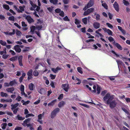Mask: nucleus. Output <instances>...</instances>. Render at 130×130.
<instances>
[{"instance_id": "nucleus-1", "label": "nucleus", "mask_w": 130, "mask_h": 130, "mask_svg": "<svg viewBox=\"0 0 130 130\" xmlns=\"http://www.w3.org/2000/svg\"><path fill=\"white\" fill-rule=\"evenodd\" d=\"M114 98L113 96L110 95L109 93H107L103 98L104 102L106 104L109 103V102Z\"/></svg>"}, {"instance_id": "nucleus-2", "label": "nucleus", "mask_w": 130, "mask_h": 130, "mask_svg": "<svg viewBox=\"0 0 130 130\" xmlns=\"http://www.w3.org/2000/svg\"><path fill=\"white\" fill-rule=\"evenodd\" d=\"M119 101L117 99H116V100H113L111 101H110L109 102V103H107V104H109L110 107L111 108H113L116 106L117 104V101Z\"/></svg>"}, {"instance_id": "nucleus-3", "label": "nucleus", "mask_w": 130, "mask_h": 130, "mask_svg": "<svg viewBox=\"0 0 130 130\" xmlns=\"http://www.w3.org/2000/svg\"><path fill=\"white\" fill-rule=\"evenodd\" d=\"M93 90L92 91V92L94 93H95L97 92V94H100V90L101 89V88L99 86L97 85H94L93 87Z\"/></svg>"}, {"instance_id": "nucleus-4", "label": "nucleus", "mask_w": 130, "mask_h": 130, "mask_svg": "<svg viewBox=\"0 0 130 130\" xmlns=\"http://www.w3.org/2000/svg\"><path fill=\"white\" fill-rule=\"evenodd\" d=\"M37 24V25L36 27V29H37L38 30H41L42 27V25L43 24V22L40 20H38Z\"/></svg>"}, {"instance_id": "nucleus-5", "label": "nucleus", "mask_w": 130, "mask_h": 130, "mask_svg": "<svg viewBox=\"0 0 130 130\" xmlns=\"http://www.w3.org/2000/svg\"><path fill=\"white\" fill-rule=\"evenodd\" d=\"M62 88L66 92H68L69 88V85L68 84H65L62 85Z\"/></svg>"}, {"instance_id": "nucleus-6", "label": "nucleus", "mask_w": 130, "mask_h": 130, "mask_svg": "<svg viewBox=\"0 0 130 130\" xmlns=\"http://www.w3.org/2000/svg\"><path fill=\"white\" fill-rule=\"evenodd\" d=\"M32 69H30L27 73V75L28 76L27 78L28 80L32 78Z\"/></svg>"}, {"instance_id": "nucleus-7", "label": "nucleus", "mask_w": 130, "mask_h": 130, "mask_svg": "<svg viewBox=\"0 0 130 130\" xmlns=\"http://www.w3.org/2000/svg\"><path fill=\"white\" fill-rule=\"evenodd\" d=\"M30 3L31 6V7L30 8V10L31 11L34 10L37 7V6L31 1H30Z\"/></svg>"}, {"instance_id": "nucleus-8", "label": "nucleus", "mask_w": 130, "mask_h": 130, "mask_svg": "<svg viewBox=\"0 0 130 130\" xmlns=\"http://www.w3.org/2000/svg\"><path fill=\"white\" fill-rule=\"evenodd\" d=\"M93 4V2L92 1H90L88 3L87 6H85V7L84 8V10H85L87 8H89L92 6Z\"/></svg>"}, {"instance_id": "nucleus-9", "label": "nucleus", "mask_w": 130, "mask_h": 130, "mask_svg": "<svg viewBox=\"0 0 130 130\" xmlns=\"http://www.w3.org/2000/svg\"><path fill=\"white\" fill-rule=\"evenodd\" d=\"M14 48L15 51L18 52L20 53L21 51V49L20 47V46L17 45L14 46Z\"/></svg>"}, {"instance_id": "nucleus-10", "label": "nucleus", "mask_w": 130, "mask_h": 130, "mask_svg": "<svg viewBox=\"0 0 130 130\" xmlns=\"http://www.w3.org/2000/svg\"><path fill=\"white\" fill-rule=\"evenodd\" d=\"M93 25L95 28L97 29L100 27V24L98 22H94L93 24Z\"/></svg>"}, {"instance_id": "nucleus-11", "label": "nucleus", "mask_w": 130, "mask_h": 130, "mask_svg": "<svg viewBox=\"0 0 130 130\" xmlns=\"http://www.w3.org/2000/svg\"><path fill=\"white\" fill-rule=\"evenodd\" d=\"M103 30L105 32H107L109 35H112V31L109 29H107L106 28H103Z\"/></svg>"}, {"instance_id": "nucleus-12", "label": "nucleus", "mask_w": 130, "mask_h": 130, "mask_svg": "<svg viewBox=\"0 0 130 130\" xmlns=\"http://www.w3.org/2000/svg\"><path fill=\"white\" fill-rule=\"evenodd\" d=\"M30 120V118H28L26 119L23 122L22 124L24 126H27V124L28 123Z\"/></svg>"}, {"instance_id": "nucleus-13", "label": "nucleus", "mask_w": 130, "mask_h": 130, "mask_svg": "<svg viewBox=\"0 0 130 130\" xmlns=\"http://www.w3.org/2000/svg\"><path fill=\"white\" fill-rule=\"evenodd\" d=\"M25 7V6L23 5L22 6H20L19 7V9L18 10V12H22L24 10V8Z\"/></svg>"}, {"instance_id": "nucleus-14", "label": "nucleus", "mask_w": 130, "mask_h": 130, "mask_svg": "<svg viewBox=\"0 0 130 130\" xmlns=\"http://www.w3.org/2000/svg\"><path fill=\"white\" fill-rule=\"evenodd\" d=\"M113 6L115 10L117 12L119 11V7L118 4L116 2H115L114 3Z\"/></svg>"}, {"instance_id": "nucleus-15", "label": "nucleus", "mask_w": 130, "mask_h": 130, "mask_svg": "<svg viewBox=\"0 0 130 130\" xmlns=\"http://www.w3.org/2000/svg\"><path fill=\"white\" fill-rule=\"evenodd\" d=\"M57 100L56 99H55L52 101L50 102L48 104V105L49 106H52L54 105L55 103L56 102Z\"/></svg>"}, {"instance_id": "nucleus-16", "label": "nucleus", "mask_w": 130, "mask_h": 130, "mask_svg": "<svg viewBox=\"0 0 130 130\" xmlns=\"http://www.w3.org/2000/svg\"><path fill=\"white\" fill-rule=\"evenodd\" d=\"M35 88L34 85L32 83H31L28 85V88L30 90H33Z\"/></svg>"}, {"instance_id": "nucleus-17", "label": "nucleus", "mask_w": 130, "mask_h": 130, "mask_svg": "<svg viewBox=\"0 0 130 130\" xmlns=\"http://www.w3.org/2000/svg\"><path fill=\"white\" fill-rule=\"evenodd\" d=\"M26 19L28 22L31 23L33 21V20L29 15H27L26 17Z\"/></svg>"}, {"instance_id": "nucleus-18", "label": "nucleus", "mask_w": 130, "mask_h": 130, "mask_svg": "<svg viewBox=\"0 0 130 130\" xmlns=\"http://www.w3.org/2000/svg\"><path fill=\"white\" fill-rule=\"evenodd\" d=\"M14 90V88L13 87L9 88L6 89V91L8 92L13 93V92Z\"/></svg>"}, {"instance_id": "nucleus-19", "label": "nucleus", "mask_w": 130, "mask_h": 130, "mask_svg": "<svg viewBox=\"0 0 130 130\" xmlns=\"http://www.w3.org/2000/svg\"><path fill=\"white\" fill-rule=\"evenodd\" d=\"M42 114H39L38 116V121L40 123V124L42 123V121L40 120H41L42 119Z\"/></svg>"}, {"instance_id": "nucleus-20", "label": "nucleus", "mask_w": 130, "mask_h": 130, "mask_svg": "<svg viewBox=\"0 0 130 130\" xmlns=\"http://www.w3.org/2000/svg\"><path fill=\"white\" fill-rule=\"evenodd\" d=\"M61 69L59 67H57L56 69L54 68H52L51 70L55 73H56L58 71Z\"/></svg>"}, {"instance_id": "nucleus-21", "label": "nucleus", "mask_w": 130, "mask_h": 130, "mask_svg": "<svg viewBox=\"0 0 130 130\" xmlns=\"http://www.w3.org/2000/svg\"><path fill=\"white\" fill-rule=\"evenodd\" d=\"M120 50H122V48L121 46L118 43L115 42H114V44Z\"/></svg>"}, {"instance_id": "nucleus-22", "label": "nucleus", "mask_w": 130, "mask_h": 130, "mask_svg": "<svg viewBox=\"0 0 130 130\" xmlns=\"http://www.w3.org/2000/svg\"><path fill=\"white\" fill-rule=\"evenodd\" d=\"M30 28L31 29L30 32L32 34H33L34 31L36 30V27L34 26H32Z\"/></svg>"}, {"instance_id": "nucleus-23", "label": "nucleus", "mask_w": 130, "mask_h": 130, "mask_svg": "<svg viewBox=\"0 0 130 130\" xmlns=\"http://www.w3.org/2000/svg\"><path fill=\"white\" fill-rule=\"evenodd\" d=\"M19 105V104L18 103H16L14 105H11V106L12 107L11 108L12 110H13V109H15Z\"/></svg>"}, {"instance_id": "nucleus-24", "label": "nucleus", "mask_w": 130, "mask_h": 130, "mask_svg": "<svg viewBox=\"0 0 130 130\" xmlns=\"http://www.w3.org/2000/svg\"><path fill=\"white\" fill-rule=\"evenodd\" d=\"M0 95L2 97H8V95L7 93H4L3 92H1L0 93Z\"/></svg>"}, {"instance_id": "nucleus-25", "label": "nucleus", "mask_w": 130, "mask_h": 130, "mask_svg": "<svg viewBox=\"0 0 130 130\" xmlns=\"http://www.w3.org/2000/svg\"><path fill=\"white\" fill-rule=\"evenodd\" d=\"M101 2L102 6L105 9H107L108 7L106 4L105 3H104L103 1H102Z\"/></svg>"}, {"instance_id": "nucleus-26", "label": "nucleus", "mask_w": 130, "mask_h": 130, "mask_svg": "<svg viewBox=\"0 0 130 130\" xmlns=\"http://www.w3.org/2000/svg\"><path fill=\"white\" fill-rule=\"evenodd\" d=\"M16 118L18 120H23L25 119L24 117H22L20 116L19 115H18Z\"/></svg>"}, {"instance_id": "nucleus-27", "label": "nucleus", "mask_w": 130, "mask_h": 130, "mask_svg": "<svg viewBox=\"0 0 130 130\" xmlns=\"http://www.w3.org/2000/svg\"><path fill=\"white\" fill-rule=\"evenodd\" d=\"M65 103L63 101H61L59 102L58 104V106L59 108H60L63 106L65 104Z\"/></svg>"}, {"instance_id": "nucleus-28", "label": "nucleus", "mask_w": 130, "mask_h": 130, "mask_svg": "<svg viewBox=\"0 0 130 130\" xmlns=\"http://www.w3.org/2000/svg\"><path fill=\"white\" fill-rule=\"evenodd\" d=\"M88 19L87 18H85L82 19V21L85 24H86L87 23V20Z\"/></svg>"}, {"instance_id": "nucleus-29", "label": "nucleus", "mask_w": 130, "mask_h": 130, "mask_svg": "<svg viewBox=\"0 0 130 130\" xmlns=\"http://www.w3.org/2000/svg\"><path fill=\"white\" fill-rule=\"evenodd\" d=\"M3 7L7 10H8L10 9V8L9 6L6 4H4L3 5Z\"/></svg>"}, {"instance_id": "nucleus-30", "label": "nucleus", "mask_w": 130, "mask_h": 130, "mask_svg": "<svg viewBox=\"0 0 130 130\" xmlns=\"http://www.w3.org/2000/svg\"><path fill=\"white\" fill-rule=\"evenodd\" d=\"M56 113L54 111H53L52 112L51 115V118H54L56 116Z\"/></svg>"}, {"instance_id": "nucleus-31", "label": "nucleus", "mask_w": 130, "mask_h": 130, "mask_svg": "<svg viewBox=\"0 0 130 130\" xmlns=\"http://www.w3.org/2000/svg\"><path fill=\"white\" fill-rule=\"evenodd\" d=\"M16 35L19 37H20L21 36L22 34L20 31L18 30H16Z\"/></svg>"}, {"instance_id": "nucleus-32", "label": "nucleus", "mask_w": 130, "mask_h": 130, "mask_svg": "<svg viewBox=\"0 0 130 130\" xmlns=\"http://www.w3.org/2000/svg\"><path fill=\"white\" fill-rule=\"evenodd\" d=\"M108 39L110 42H113V44H114V42H115L114 39L111 37H109L108 38Z\"/></svg>"}, {"instance_id": "nucleus-33", "label": "nucleus", "mask_w": 130, "mask_h": 130, "mask_svg": "<svg viewBox=\"0 0 130 130\" xmlns=\"http://www.w3.org/2000/svg\"><path fill=\"white\" fill-rule=\"evenodd\" d=\"M50 2L54 4H57V0H49Z\"/></svg>"}, {"instance_id": "nucleus-34", "label": "nucleus", "mask_w": 130, "mask_h": 130, "mask_svg": "<svg viewBox=\"0 0 130 130\" xmlns=\"http://www.w3.org/2000/svg\"><path fill=\"white\" fill-rule=\"evenodd\" d=\"M0 43L3 46H6V42L2 40H0Z\"/></svg>"}, {"instance_id": "nucleus-35", "label": "nucleus", "mask_w": 130, "mask_h": 130, "mask_svg": "<svg viewBox=\"0 0 130 130\" xmlns=\"http://www.w3.org/2000/svg\"><path fill=\"white\" fill-rule=\"evenodd\" d=\"M7 125V124L6 123H3L2 124V128L3 129H4L6 128V126Z\"/></svg>"}, {"instance_id": "nucleus-36", "label": "nucleus", "mask_w": 130, "mask_h": 130, "mask_svg": "<svg viewBox=\"0 0 130 130\" xmlns=\"http://www.w3.org/2000/svg\"><path fill=\"white\" fill-rule=\"evenodd\" d=\"M80 22H81L78 20L76 19H75V23L77 25H78L80 23Z\"/></svg>"}, {"instance_id": "nucleus-37", "label": "nucleus", "mask_w": 130, "mask_h": 130, "mask_svg": "<svg viewBox=\"0 0 130 130\" xmlns=\"http://www.w3.org/2000/svg\"><path fill=\"white\" fill-rule=\"evenodd\" d=\"M77 70L78 72L81 74L83 73L82 68L80 67H78L77 68Z\"/></svg>"}, {"instance_id": "nucleus-38", "label": "nucleus", "mask_w": 130, "mask_h": 130, "mask_svg": "<svg viewBox=\"0 0 130 130\" xmlns=\"http://www.w3.org/2000/svg\"><path fill=\"white\" fill-rule=\"evenodd\" d=\"M30 48L29 47H25L23 51V52H26L29 51Z\"/></svg>"}, {"instance_id": "nucleus-39", "label": "nucleus", "mask_w": 130, "mask_h": 130, "mask_svg": "<svg viewBox=\"0 0 130 130\" xmlns=\"http://www.w3.org/2000/svg\"><path fill=\"white\" fill-rule=\"evenodd\" d=\"M123 3L126 6H127L129 5V3L125 0H123Z\"/></svg>"}, {"instance_id": "nucleus-40", "label": "nucleus", "mask_w": 130, "mask_h": 130, "mask_svg": "<svg viewBox=\"0 0 130 130\" xmlns=\"http://www.w3.org/2000/svg\"><path fill=\"white\" fill-rule=\"evenodd\" d=\"M86 35H87V37H88V38H94V36L91 35L89 33H87Z\"/></svg>"}, {"instance_id": "nucleus-41", "label": "nucleus", "mask_w": 130, "mask_h": 130, "mask_svg": "<svg viewBox=\"0 0 130 130\" xmlns=\"http://www.w3.org/2000/svg\"><path fill=\"white\" fill-rule=\"evenodd\" d=\"M34 75L35 76H37L38 75V73L36 70L34 71L33 73Z\"/></svg>"}, {"instance_id": "nucleus-42", "label": "nucleus", "mask_w": 130, "mask_h": 130, "mask_svg": "<svg viewBox=\"0 0 130 130\" xmlns=\"http://www.w3.org/2000/svg\"><path fill=\"white\" fill-rule=\"evenodd\" d=\"M34 115L33 114H31V113H29V114L26 115L25 117L26 118H27L29 117H30V116L34 117Z\"/></svg>"}, {"instance_id": "nucleus-43", "label": "nucleus", "mask_w": 130, "mask_h": 130, "mask_svg": "<svg viewBox=\"0 0 130 130\" xmlns=\"http://www.w3.org/2000/svg\"><path fill=\"white\" fill-rule=\"evenodd\" d=\"M13 32H9L8 35H14L15 33V30L14 29H12Z\"/></svg>"}, {"instance_id": "nucleus-44", "label": "nucleus", "mask_w": 130, "mask_h": 130, "mask_svg": "<svg viewBox=\"0 0 130 130\" xmlns=\"http://www.w3.org/2000/svg\"><path fill=\"white\" fill-rule=\"evenodd\" d=\"M8 19L10 21H14V17L12 16L9 17Z\"/></svg>"}, {"instance_id": "nucleus-45", "label": "nucleus", "mask_w": 130, "mask_h": 130, "mask_svg": "<svg viewBox=\"0 0 130 130\" xmlns=\"http://www.w3.org/2000/svg\"><path fill=\"white\" fill-rule=\"evenodd\" d=\"M93 10L94 9L93 8H91L89 9L87 11L89 13V14L90 13L93 12Z\"/></svg>"}, {"instance_id": "nucleus-46", "label": "nucleus", "mask_w": 130, "mask_h": 130, "mask_svg": "<svg viewBox=\"0 0 130 130\" xmlns=\"http://www.w3.org/2000/svg\"><path fill=\"white\" fill-rule=\"evenodd\" d=\"M17 58L16 57H13L10 58V60L12 61H14L17 59Z\"/></svg>"}, {"instance_id": "nucleus-47", "label": "nucleus", "mask_w": 130, "mask_h": 130, "mask_svg": "<svg viewBox=\"0 0 130 130\" xmlns=\"http://www.w3.org/2000/svg\"><path fill=\"white\" fill-rule=\"evenodd\" d=\"M19 109V108H17L16 109H13V110H12L13 111V113L14 114H15L17 113V111Z\"/></svg>"}, {"instance_id": "nucleus-48", "label": "nucleus", "mask_w": 130, "mask_h": 130, "mask_svg": "<svg viewBox=\"0 0 130 130\" xmlns=\"http://www.w3.org/2000/svg\"><path fill=\"white\" fill-rule=\"evenodd\" d=\"M22 129V128L21 127H18L17 126L14 129V130H21Z\"/></svg>"}, {"instance_id": "nucleus-49", "label": "nucleus", "mask_w": 130, "mask_h": 130, "mask_svg": "<svg viewBox=\"0 0 130 130\" xmlns=\"http://www.w3.org/2000/svg\"><path fill=\"white\" fill-rule=\"evenodd\" d=\"M22 26L23 27L27 26V25L24 22H21Z\"/></svg>"}, {"instance_id": "nucleus-50", "label": "nucleus", "mask_w": 130, "mask_h": 130, "mask_svg": "<svg viewBox=\"0 0 130 130\" xmlns=\"http://www.w3.org/2000/svg\"><path fill=\"white\" fill-rule=\"evenodd\" d=\"M95 15H96V19L97 20H99L100 19V15L98 14H95Z\"/></svg>"}, {"instance_id": "nucleus-51", "label": "nucleus", "mask_w": 130, "mask_h": 130, "mask_svg": "<svg viewBox=\"0 0 130 130\" xmlns=\"http://www.w3.org/2000/svg\"><path fill=\"white\" fill-rule=\"evenodd\" d=\"M50 77L52 79H55L56 77V75L53 74H51L50 75Z\"/></svg>"}, {"instance_id": "nucleus-52", "label": "nucleus", "mask_w": 130, "mask_h": 130, "mask_svg": "<svg viewBox=\"0 0 130 130\" xmlns=\"http://www.w3.org/2000/svg\"><path fill=\"white\" fill-rule=\"evenodd\" d=\"M106 24L110 28H113V26L112 25L108 23H106Z\"/></svg>"}, {"instance_id": "nucleus-53", "label": "nucleus", "mask_w": 130, "mask_h": 130, "mask_svg": "<svg viewBox=\"0 0 130 130\" xmlns=\"http://www.w3.org/2000/svg\"><path fill=\"white\" fill-rule=\"evenodd\" d=\"M6 49L5 48L4 51H1L0 52V54L1 55H2L3 53L6 54Z\"/></svg>"}, {"instance_id": "nucleus-54", "label": "nucleus", "mask_w": 130, "mask_h": 130, "mask_svg": "<svg viewBox=\"0 0 130 130\" xmlns=\"http://www.w3.org/2000/svg\"><path fill=\"white\" fill-rule=\"evenodd\" d=\"M16 83L15 81H13L10 82L9 83V85L11 86H12Z\"/></svg>"}, {"instance_id": "nucleus-55", "label": "nucleus", "mask_w": 130, "mask_h": 130, "mask_svg": "<svg viewBox=\"0 0 130 130\" xmlns=\"http://www.w3.org/2000/svg\"><path fill=\"white\" fill-rule=\"evenodd\" d=\"M8 55L6 54H4L2 56V57L4 59H6L8 58Z\"/></svg>"}, {"instance_id": "nucleus-56", "label": "nucleus", "mask_w": 130, "mask_h": 130, "mask_svg": "<svg viewBox=\"0 0 130 130\" xmlns=\"http://www.w3.org/2000/svg\"><path fill=\"white\" fill-rule=\"evenodd\" d=\"M116 61L118 63V64L119 66V65H120L122 63V61L120 60H117Z\"/></svg>"}, {"instance_id": "nucleus-57", "label": "nucleus", "mask_w": 130, "mask_h": 130, "mask_svg": "<svg viewBox=\"0 0 130 130\" xmlns=\"http://www.w3.org/2000/svg\"><path fill=\"white\" fill-rule=\"evenodd\" d=\"M59 110L60 109L59 108H56L53 111H54V112L57 113L58 112Z\"/></svg>"}, {"instance_id": "nucleus-58", "label": "nucleus", "mask_w": 130, "mask_h": 130, "mask_svg": "<svg viewBox=\"0 0 130 130\" xmlns=\"http://www.w3.org/2000/svg\"><path fill=\"white\" fill-rule=\"evenodd\" d=\"M9 52L11 53V54L12 55H14L15 54V53L13 50H10L9 51Z\"/></svg>"}, {"instance_id": "nucleus-59", "label": "nucleus", "mask_w": 130, "mask_h": 130, "mask_svg": "<svg viewBox=\"0 0 130 130\" xmlns=\"http://www.w3.org/2000/svg\"><path fill=\"white\" fill-rule=\"evenodd\" d=\"M20 90L21 91H24V87L22 85L21 86Z\"/></svg>"}, {"instance_id": "nucleus-60", "label": "nucleus", "mask_w": 130, "mask_h": 130, "mask_svg": "<svg viewBox=\"0 0 130 130\" xmlns=\"http://www.w3.org/2000/svg\"><path fill=\"white\" fill-rule=\"evenodd\" d=\"M22 99L21 97L20 96H18L16 99V100H17L18 101H20Z\"/></svg>"}, {"instance_id": "nucleus-61", "label": "nucleus", "mask_w": 130, "mask_h": 130, "mask_svg": "<svg viewBox=\"0 0 130 130\" xmlns=\"http://www.w3.org/2000/svg\"><path fill=\"white\" fill-rule=\"evenodd\" d=\"M63 94H61L58 97V99L59 100H60V99H62L63 98Z\"/></svg>"}, {"instance_id": "nucleus-62", "label": "nucleus", "mask_w": 130, "mask_h": 130, "mask_svg": "<svg viewBox=\"0 0 130 130\" xmlns=\"http://www.w3.org/2000/svg\"><path fill=\"white\" fill-rule=\"evenodd\" d=\"M23 56H20L18 58L19 61H22Z\"/></svg>"}, {"instance_id": "nucleus-63", "label": "nucleus", "mask_w": 130, "mask_h": 130, "mask_svg": "<svg viewBox=\"0 0 130 130\" xmlns=\"http://www.w3.org/2000/svg\"><path fill=\"white\" fill-rule=\"evenodd\" d=\"M59 15H60L63 17L64 16V13L62 11H61L59 13Z\"/></svg>"}, {"instance_id": "nucleus-64", "label": "nucleus", "mask_w": 130, "mask_h": 130, "mask_svg": "<svg viewBox=\"0 0 130 130\" xmlns=\"http://www.w3.org/2000/svg\"><path fill=\"white\" fill-rule=\"evenodd\" d=\"M14 24L18 28H21V26L20 25H19L17 23H14Z\"/></svg>"}]
</instances>
